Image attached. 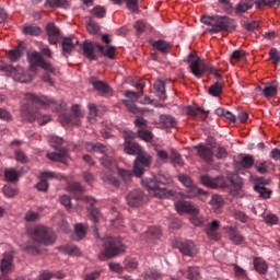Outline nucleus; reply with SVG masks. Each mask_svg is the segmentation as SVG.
Instances as JSON below:
<instances>
[{
    "mask_svg": "<svg viewBox=\"0 0 280 280\" xmlns=\"http://www.w3.org/2000/svg\"><path fill=\"white\" fill-rule=\"evenodd\" d=\"M26 104L22 106V114L24 119L27 121H38L39 126H45L51 121L50 116H43L33 108L35 104L39 106H51V104H56V101L49 98L47 96H38L34 93H26L25 94Z\"/></svg>",
    "mask_w": 280,
    "mask_h": 280,
    "instance_id": "obj_1",
    "label": "nucleus"
},
{
    "mask_svg": "<svg viewBox=\"0 0 280 280\" xmlns=\"http://www.w3.org/2000/svg\"><path fill=\"white\" fill-rule=\"evenodd\" d=\"M172 176L168 173L160 172L159 174L142 179V186L147 189L153 198H172L174 190H168L161 185H170Z\"/></svg>",
    "mask_w": 280,
    "mask_h": 280,
    "instance_id": "obj_2",
    "label": "nucleus"
},
{
    "mask_svg": "<svg viewBox=\"0 0 280 280\" xmlns=\"http://www.w3.org/2000/svg\"><path fill=\"white\" fill-rule=\"evenodd\" d=\"M93 231L95 233V237L103 242L104 250L98 254L100 261H108V259H114L117 255H121V253H126V245L121 242L119 237L105 236L100 238V234L97 233V226H93Z\"/></svg>",
    "mask_w": 280,
    "mask_h": 280,
    "instance_id": "obj_3",
    "label": "nucleus"
},
{
    "mask_svg": "<svg viewBox=\"0 0 280 280\" xmlns=\"http://www.w3.org/2000/svg\"><path fill=\"white\" fill-rule=\"evenodd\" d=\"M188 65L190 73H192L195 78L200 79L205 78V75H214L215 80H222V75L218 73V68L200 59L197 55L190 54L188 56Z\"/></svg>",
    "mask_w": 280,
    "mask_h": 280,
    "instance_id": "obj_4",
    "label": "nucleus"
},
{
    "mask_svg": "<svg viewBox=\"0 0 280 280\" xmlns=\"http://www.w3.org/2000/svg\"><path fill=\"white\" fill-rule=\"evenodd\" d=\"M201 23L211 27L209 30L210 34H220V32H235V24L233 23V19L226 15H202Z\"/></svg>",
    "mask_w": 280,
    "mask_h": 280,
    "instance_id": "obj_5",
    "label": "nucleus"
},
{
    "mask_svg": "<svg viewBox=\"0 0 280 280\" xmlns=\"http://www.w3.org/2000/svg\"><path fill=\"white\" fill-rule=\"evenodd\" d=\"M28 235L35 244L43 246H54L56 244V233L45 225H36L28 230Z\"/></svg>",
    "mask_w": 280,
    "mask_h": 280,
    "instance_id": "obj_6",
    "label": "nucleus"
},
{
    "mask_svg": "<svg viewBox=\"0 0 280 280\" xmlns=\"http://www.w3.org/2000/svg\"><path fill=\"white\" fill-rule=\"evenodd\" d=\"M49 143L51 148L57 150V152L47 153V159L50 161H57L58 163H67L69 159V151H67V149H60V145L63 143L62 138L58 136H50Z\"/></svg>",
    "mask_w": 280,
    "mask_h": 280,
    "instance_id": "obj_7",
    "label": "nucleus"
},
{
    "mask_svg": "<svg viewBox=\"0 0 280 280\" xmlns=\"http://www.w3.org/2000/svg\"><path fill=\"white\" fill-rule=\"evenodd\" d=\"M0 71L7 73V75H10V78H13L15 82H21V84H27V82L32 80V74L25 72L21 66L14 68L12 66L1 65Z\"/></svg>",
    "mask_w": 280,
    "mask_h": 280,
    "instance_id": "obj_8",
    "label": "nucleus"
},
{
    "mask_svg": "<svg viewBox=\"0 0 280 280\" xmlns=\"http://www.w3.org/2000/svg\"><path fill=\"white\" fill-rule=\"evenodd\" d=\"M178 180L183 183L185 187H187V197L188 198H196V196H207V192L194 185V180L189 175L179 174L177 176Z\"/></svg>",
    "mask_w": 280,
    "mask_h": 280,
    "instance_id": "obj_9",
    "label": "nucleus"
},
{
    "mask_svg": "<svg viewBox=\"0 0 280 280\" xmlns=\"http://www.w3.org/2000/svg\"><path fill=\"white\" fill-rule=\"evenodd\" d=\"M82 117L80 105H72L71 113L62 114L60 116V121L63 124V126H80V120Z\"/></svg>",
    "mask_w": 280,
    "mask_h": 280,
    "instance_id": "obj_10",
    "label": "nucleus"
},
{
    "mask_svg": "<svg viewBox=\"0 0 280 280\" xmlns=\"http://www.w3.org/2000/svg\"><path fill=\"white\" fill-rule=\"evenodd\" d=\"M30 62H31L32 71H36V67H42V69H44L45 71H48L49 73H52L54 75H56V68H54L51 63L45 61V59H43V56H40V54L33 52L30 56Z\"/></svg>",
    "mask_w": 280,
    "mask_h": 280,
    "instance_id": "obj_11",
    "label": "nucleus"
},
{
    "mask_svg": "<svg viewBox=\"0 0 280 280\" xmlns=\"http://www.w3.org/2000/svg\"><path fill=\"white\" fill-rule=\"evenodd\" d=\"M125 137V152L127 154H141V147L137 142H132V139L137 137L131 130H126L124 133Z\"/></svg>",
    "mask_w": 280,
    "mask_h": 280,
    "instance_id": "obj_12",
    "label": "nucleus"
},
{
    "mask_svg": "<svg viewBox=\"0 0 280 280\" xmlns=\"http://www.w3.org/2000/svg\"><path fill=\"white\" fill-rule=\"evenodd\" d=\"M126 199L129 207H141V205H145V200H148V197L145 196L143 190L135 189L127 195Z\"/></svg>",
    "mask_w": 280,
    "mask_h": 280,
    "instance_id": "obj_13",
    "label": "nucleus"
},
{
    "mask_svg": "<svg viewBox=\"0 0 280 280\" xmlns=\"http://www.w3.org/2000/svg\"><path fill=\"white\" fill-rule=\"evenodd\" d=\"M150 163H152V158L150 155H138L133 165L135 176L141 178V176H143V170H145V167H150Z\"/></svg>",
    "mask_w": 280,
    "mask_h": 280,
    "instance_id": "obj_14",
    "label": "nucleus"
},
{
    "mask_svg": "<svg viewBox=\"0 0 280 280\" xmlns=\"http://www.w3.org/2000/svg\"><path fill=\"white\" fill-rule=\"evenodd\" d=\"M201 185H205V187H209L210 189H224V186H226V183L224 182V177H214L212 178L209 175H202L200 177Z\"/></svg>",
    "mask_w": 280,
    "mask_h": 280,
    "instance_id": "obj_15",
    "label": "nucleus"
},
{
    "mask_svg": "<svg viewBox=\"0 0 280 280\" xmlns=\"http://www.w3.org/2000/svg\"><path fill=\"white\" fill-rule=\"evenodd\" d=\"M176 246L182 255L187 257H196L198 255V247H196V243L192 241L179 242Z\"/></svg>",
    "mask_w": 280,
    "mask_h": 280,
    "instance_id": "obj_16",
    "label": "nucleus"
},
{
    "mask_svg": "<svg viewBox=\"0 0 280 280\" xmlns=\"http://www.w3.org/2000/svg\"><path fill=\"white\" fill-rule=\"evenodd\" d=\"M175 209L179 213H188L189 215H196L200 211L198 206L190 201H177L175 203Z\"/></svg>",
    "mask_w": 280,
    "mask_h": 280,
    "instance_id": "obj_17",
    "label": "nucleus"
},
{
    "mask_svg": "<svg viewBox=\"0 0 280 280\" xmlns=\"http://www.w3.org/2000/svg\"><path fill=\"white\" fill-rule=\"evenodd\" d=\"M266 185H270V179H266L264 177H257L255 179L254 189L261 198H270V194H272L270 189L266 188Z\"/></svg>",
    "mask_w": 280,
    "mask_h": 280,
    "instance_id": "obj_18",
    "label": "nucleus"
},
{
    "mask_svg": "<svg viewBox=\"0 0 280 280\" xmlns=\"http://www.w3.org/2000/svg\"><path fill=\"white\" fill-rule=\"evenodd\" d=\"M90 82L102 97H110L113 95V89L103 81H100L96 78H91Z\"/></svg>",
    "mask_w": 280,
    "mask_h": 280,
    "instance_id": "obj_19",
    "label": "nucleus"
},
{
    "mask_svg": "<svg viewBox=\"0 0 280 280\" xmlns=\"http://www.w3.org/2000/svg\"><path fill=\"white\" fill-rule=\"evenodd\" d=\"M97 45L100 44H95L89 40H85L83 44H81L83 56H85V58L89 60H97V56L95 55V51H97Z\"/></svg>",
    "mask_w": 280,
    "mask_h": 280,
    "instance_id": "obj_20",
    "label": "nucleus"
},
{
    "mask_svg": "<svg viewBox=\"0 0 280 280\" xmlns=\"http://www.w3.org/2000/svg\"><path fill=\"white\" fill-rule=\"evenodd\" d=\"M253 8V1L246 0L245 2H240L233 8L231 4H228L226 12L228 14H244V12H248Z\"/></svg>",
    "mask_w": 280,
    "mask_h": 280,
    "instance_id": "obj_21",
    "label": "nucleus"
},
{
    "mask_svg": "<svg viewBox=\"0 0 280 280\" xmlns=\"http://www.w3.org/2000/svg\"><path fill=\"white\" fill-rule=\"evenodd\" d=\"M83 200L90 205L88 208L90 212V218L94 222V224H97L100 222V218H102V214L100 213V210L94 207L95 205V199L93 197L85 196L83 197Z\"/></svg>",
    "mask_w": 280,
    "mask_h": 280,
    "instance_id": "obj_22",
    "label": "nucleus"
},
{
    "mask_svg": "<svg viewBox=\"0 0 280 280\" xmlns=\"http://www.w3.org/2000/svg\"><path fill=\"white\" fill-rule=\"evenodd\" d=\"M218 231H220V221H212L206 228V233L209 240H212L213 242H220L221 234Z\"/></svg>",
    "mask_w": 280,
    "mask_h": 280,
    "instance_id": "obj_23",
    "label": "nucleus"
},
{
    "mask_svg": "<svg viewBox=\"0 0 280 280\" xmlns=\"http://www.w3.org/2000/svg\"><path fill=\"white\" fill-rule=\"evenodd\" d=\"M46 32L48 34V43H50V45H56L60 39V30L54 22H50L46 26Z\"/></svg>",
    "mask_w": 280,
    "mask_h": 280,
    "instance_id": "obj_24",
    "label": "nucleus"
},
{
    "mask_svg": "<svg viewBox=\"0 0 280 280\" xmlns=\"http://www.w3.org/2000/svg\"><path fill=\"white\" fill-rule=\"evenodd\" d=\"M225 233H228L231 242L235 244V246H240L244 243V236L240 234V231H237V228L235 226H226L224 228Z\"/></svg>",
    "mask_w": 280,
    "mask_h": 280,
    "instance_id": "obj_25",
    "label": "nucleus"
},
{
    "mask_svg": "<svg viewBox=\"0 0 280 280\" xmlns=\"http://www.w3.org/2000/svg\"><path fill=\"white\" fill-rule=\"evenodd\" d=\"M12 261H14V256H12L11 253L4 254L0 264V270L3 275H8V272H10L12 268H14Z\"/></svg>",
    "mask_w": 280,
    "mask_h": 280,
    "instance_id": "obj_26",
    "label": "nucleus"
},
{
    "mask_svg": "<svg viewBox=\"0 0 280 280\" xmlns=\"http://www.w3.org/2000/svg\"><path fill=\"white\" fill-rule=\"evenodd\" d=\"M80 40L75 36L65 37L61 42L65 54H71L75 49V45H79Z\"/></svg>",
    "mask_w": 280,
    "mask_h": 280,
    "instance_id": "obj_27",
    "label": "nucleus"
},
{
    "mask_svg": "<svg viewBox=\"0 0 280 280\" xmlns=\"http://www.w3.org/2000/svg\"><path fill=\"white\" fill-rule=\"evenodd\" d=\"M224 183L225 186H223V189L229 187H242V185H244V179L237 174H230L228 177H224Z\"/></svg>",
    "mask_w": 280,
    "mask_h": 280,
    "instance_id": "obj_28",
    "label": "nucleus"
},
{
    "mask_svg": "<svg viewBox=\"0 0 280 280\" xmlns=\"http://www.w3.org/2000/svg\"><path fill=\"white\" fill-rule=\"evenodd\" d=\"M23 54H25V45L20 44L16 48L8 51V59L10 62H19Z\"/></svg>",
    "mask_w": 280,
    "mask_h": 280,
    "instance_id": "obj_29",
    "label": "nucleus"
},
{
    "mask_svg": "<svg viewBox=\"0 0 280 280\" xmlns=\"http://www.w3.org/2000/svg\"><path fill=\"white\" fill-rule=\"evenodd\" d=\"M197 150L200 159L206 161V163H213V151L211 150V148L207 145H198Z\"/></svg>",
    "mask_w": 280,
    "mask_h": 280,
    "instance_id": "obj_30",
    "label": "nucleus"
},
{
    "mask_svg": "<svg viewBox=\"0 0 280 280\" xmlns=\"http://www.w3.org/2000/svg\"><path fill=\"white\" fill-rule=\"evenodd\" d=\"M186 113L190 117H194V119H202L208 112L200 108L199 106H187Z\"/></svg>",
    "mask_w": 280,
    "mask_h": 280,
    "instance_id": "obj_31",
    "label": "nucleus"
},
{
    "mask_svg": "<svg viewBox=\"0 0 280 280\" xmlns=\"http://www.w3.org/2000/svg\"><path fill=\"white\" fill-rule=\"evenodd\" d=\"M160 124L165 126V128H176V126H178V121L176 120V118L167 114H162L160 116Z\"/></svg>",
    "mask_w": 280,
    "mask_h": 280,
    "instance_id": "obj_32",
    "label": "nucleus"
},
{
    "mask_svg": "<svg viewBox=\"0 0 280 280\" xmlns=\"http://www.w3.org/2000/svg\"><path fill=\"white\" fill-rule=\"evenodd\" d=\"M85 150L88 152H100V154H106L108 152V149L106 148V145H104L100 142H97V143L86 142Z\"/></svg>",
    "mask_w": 280,
    "mask_h": 280,
    "instance_id": "obj_33",
    "label": "nucleus"
},
{
    "mask_svg": "<svg viewBox=\"0 0 280 280\" xmlns=\"http://www.w3.org/2000/svg\"><path fill=\"white\" fill-rule=\"evenodd\" d=\"M97 47V51H100L101 56H104L105 58H109V60H114L115 59V47L113 46H102V45H96Z\"/></svg>",
    "mask_w": 280,
    "mask_h": 280,
    "instance_id": "obj_34",
    "label": "nucleus"
},
{
    "mask_svg": "<svg viewBox=\"0 0 280 280\" xmlns=\"http://www.w3.org/2000/svg\"><path fill=\"white\" fill-rule=\"evenodd\" d=\"M179 272L187 277L189 280L200 279V271L196 267H189L187 269H180Z\"/></svg>",
    "mask_w": 280,
    "mask_h": 280,
    "instance_id": "obj_35",
    "label": "nucleus"
},
{
    "mask_svg": "<svg viewBox=\"0 0 280 280\" xmlns=\"http://www.w3.org/2000/svg\"><path fill=\"white\" fill-rule=\"evenodd\" d=\"M154 89H155V95L156 97L165 101L167 100V94L165 93V82L163 81H156L154 83Z\"/></svg>",
    "mask_w": 280,
    "mask_h": 280,
    "instance_id": "obj_36",
    "label": "nucleus"
},
{
    "mask_svg": "<svg viewBox=\"0 0 280 280\" xmlns=\"http://www.w3.org/2000/svg\"><path fill=\"white\" fill-rule=\"evenodd\" d=\"M152 47L158 49V51H161V54H168V51L172 49V45L163 39L153 42Z\"/></svg>",
    "mask_w": 280,
    "mask_h": 280,
    "instance_id": "obj_37",
    "label": "nucleus"
},
{
    "mask_svg": "<svg viewBox=\"0 0 280 280\" xmlns=\"http://www.w3.org/2000/svg\"><path fill=\"white\" fill-rule=\"evenodd\" d=\"M45 8H65L66 10L69 8V2L67 0H46Z\"/></svg>",
    "mask_w": 280,
    "mask_h": 280,
    "instance_id": "obj_38",
    "label": "nucleus"
},
{
    "mask_svg": "<svg viewBox=\"0 0 280 280\" xmlns=\"http://www.w3.org/2000/svg\"><path fill=\"white\" fill-rule=\"evenodd\" d=\"M255 4L258 10L265 8V5H269V8L277 10V8L280 7V0H257L255 1Z\"/></svg>",
    "mask_w": 280,
    "mask_h": 280,
    "instance_id": "obj_39",
    "label": "nucleus"
},
{
    "mask_svg": "<svg viewBox=\"0 0 280 280\" xmlns=\"http://www.w3.org/2000/svg\"><path fill=\"white\" fill-rule=\"evenodd\" d=\"M68 189L69 191H73V194L75 195L77 200H82V194L84 191V188L82 187V185H80V183L74 182L68 185Z\"/></svg>",
    "mask_w": 280,
    "mask_h": 280,
    "instance_id": "obj_40",
    "label": "nucleus"
},
{
    "mask_svg": "<svg viewBox=\"0 0 280 280\" xmlns=\"http://www.w3.org/2000/svg\"><path fill=\"white\" fill-rule=\"evenodd\" d=\"M262 93L267 100L275 97V95H277V81H272L271 84L266 85Z\"/></svg>",
    "mask_w": 280,
    "mask_h": 280,
    "instance_id": "obj_41",
    "label": "nucleus"
},
{
    "mask_svg": "<svg viewBox=\"0 0 280 280\" xmlns=\"http://www.w3.org/2000/svg\"><path fill=\"white\" fill-rule=\"evenodd\" d=\"M254 268L259 272L260 275H266L268 272V265L266 261L261 258H255L254 259Z\"/></svg>",
    "mask_w": 280,
    "mask_h": 280,
    "instance_id": "obj_42",
    "label": "nucleus"
},
{
    "mask_svg": "<svg viewBox=\"0 0 280 280\" xmlns=\"http://www.w3.org/2000/svg\"><path fill=\"white\" fill-rule=\"evenodd\" d=\"M102 180L104 183H107L108 185H113L114 187H119V179L115 176H113L110 173L103 172L101 174Z\"/></svg>",
    "mask_w": 280,
    "mask_h": 280,
    "instance_id": "obj_43",
    "label": "nucleus"
},
{
    "mask_svg": "<svg viewBox=\"0 0 280 280\" xmlns=\"http://www.w3.org/2000/svg\"><path fill=\"white\" fill-rule=\"evenodd\" d=\"M232 218L236 219L238 222H242V224H246L248 220H250V217L248 214L244 213L242 210L233 209L232 210Z\"/></svg>",
    "mask_w": 280,
    "mask_h": 280,
    "instance_id": "obj_44",
    "label": "nucleus"
},
{
    "mask_svg": "<svg viewBox=\"0 0 280 280\" xmlns=\"http://www.w3.org/2000/svg\"><path fill=\"white\" fill-rule=\"evenodd\" d=\"M171 163L173 165H178L179 167H183L185 165V161L183 160V155L180 153L176 152L175 150L171 151V156H170Z\"/></svg>",
    "mask_w": 280,
    "mask_h": 280,
    "instance_id": "obj_45",
    "label": "nucleus"
},
{
    "mask_svg": "<svg viewBox=\"0 0 280 280\" xmlns=\"http://www.w3.org/2000/svg\"><path fill=\"white\" fill-rule=\"evenodd\" d=\"M147 242H152V240H159L161 237V229L153 226L150 228L145 233Z\"/></svg>",
    "mask_w": 280,
    "mask_h": 280,
    "instance_id": "obj_46",
    "label": "nucleus"
},
{
    "mask_svg": "<svg viewBox=\"0 0 280 280\" xmlns=\"http://www.w3.org/2000/svg\"><path fill=\"white\" fill-rule=\"evenodd\" d=\"M210 205L215 211H218V209H222V207H224V198L220 195H212Z\"/></svg>",
    "mask_w": 280,
    "mask_h": 280,
    "instance_id": "obj_47",
    "label": "nucleus"
},
{
    "mask_svg": "<svg viewBox=\"0 0 280 280\" xmlns=\"http://www.w3.org/2000/svg\"><path fill=\"white\" fill-rule=\"evenodd\" d=\"M241 165L242 167H245V170H250L253 165H255V158L253 155H242L241 158Z\"/></svg>",
    "mask_w": 280,
    "mask_h": 280,
    "instance_id": "obj_48",
    "label": "nucleus"
},
{
    "mask_svg": "<svg viewBox=\"0 0 280 280\" xmlns=\"http://www.w3.org/2000/svg\"><path fill=\"white\" fill-rule=\"evenodd\" d=\"M137 135L139 139H142V141H147V143H150V141L154 139V135H152V131L148 129H139Z\"/></svg>",
    "mask_w": 280,
    "mask_h": 280,
    "instance_id": "obj_49",
    "label": "nucleus"
},
{
    "mask_svg": "<svg viewBox=\"0 0 280 280\" xmlns=\"http://www.w3.org/2000/svg\"><path fill=\"white\" fill-rule=\"evenodd\" d=\"M246 58V51L244 50H234L230 57L232 65L235 62H240V60H244Z\"/></svg>",
    "mask_w": 280,
    "mask_h": 280,
    "instance_id": "obj_50",
    "label": "nucleus"
},
{
    "mask_svg": "<svg viewBox=\"0 0 280 280\" xmlns=\"http://www.w3.org/2000/svg\"><path fill=\"white\" fill-rule=\"evenodd\" d=\"M208 93L209 95H212V97H220V95H222V84L215 82L210 86Z\"/></svg>",
    "mask_w": 280,
    "mask_h": 280,
    "instance_id": "obj_51",
    "label": "nucleus"
},
{
    "mask_svg": "<svg viewBox=\"0 0 280 280\" xmlns=\"http://www.w3.org/2000/svg\"><path fill=\"white\" fill-rule=\"evenodd\" d=\"M143 279L145 280H159L161 279V273L156 269H148L143 272Z\"/></svg>",
    "mask_w": 280,
    "mask_h": 280,
    "instance_id": "obj_52",
    "label": "nucleus"
},
{
    "mask_svg": "<svg viewBox=\"0 0 280 280\" xmlns=\"http://www.w3.org/2000/svg\"><path fill=\"white\" fill-rule=\"evenodd\" d=\"M101 163L104 167H107V170L113 171V168L117 165V162L113 160V158L105 155L102 160Z\"/></svg>",
    "mask_w": 280,
    "mask_h": 280,
    "instance_id": "obj_53",
    "label": "nucleus"
},
{
    "mask_svg": "<svg viewBox=\"0 0 280 280\" xmlns=\"http://www.w3.org/2000/svg\"><path fill=\"white\" fill-rule=\"evenodd\" d=\"M74 233L78 237L77 240H82V237L86 235V226H84L82 223H78L74 225Z\"/></svg>",
    "mask_w": 280,
    "mask_h": 280,
    "instance_id": "obj_54",
    "label": "nucleus"
},
{
    "mask_svg": "<svg viewBox=\"0 0 280 280\" xmlns=\"http://www.w3.org/2000/svg\"><path fill=\"white\" fill-rule=\"evenodd\" d=\"M117 174L120 176V178H122L125 183H130V178H132V171L118 168Z\"/></svg>",
    "mask_w": 280,
    "mask_h": 280,
    "instance_id": "obj_55",
    "label": "nucleus"
},
{
    "mask_svg": "<svg viewBox=\"0 0 280 280\" xmlns=\"http://www.w3.org/2000/svg\"><path fill=\"white\" fill-rule=\"evenodd\" d=\"M23 32L24 34H28V36H38L40 34V27L28 25L24 27Z\"/></svg>",
    "mask_w": 280,
    "mask_h": 280,
    "instance_id": "obj_56",
    "label": "nucleus"
},
{
    "mask_svg": "<svg viewBox=\"0 0 280 280\" xmlns=\"http://www.w3.org/2000/svg\"><path fill=\"white\" fill-rule=\"evenodd\" d=\"M121 103L126 106L129 113H133V115L139 113V107H137V104H135L132 101L122 100Z\"/></svg>",
    "mask_w": 280,
    "mask_h": 280,
    "instance_id": "obj_57",
    "label": "nucleus"
},
{
    "mask_svg": "<svg viewBox=\"0 0 280 280\" xmlns=\"http://www.w3.org/2000/svg\"><path fill=\"white\" fill-rule=\"evenodd\" d=\"M93 16H96V19H104L106 16V8L104 7H94L92 10Z\"/></svg>",
    "mask_w": 280,
    "mask_h": 280,
    "instance_id": "obj_58",
    "label": "nucleus"
},
{
    "mask_svg": "<svg viewBox=\"0 0 280 280\" xmlns=\"http://www.w3.org/2000/svg\"><path fill=\"white\" fill-rule=\"evenodd\" d=\"M4 176L7 180H9L10 183H14V180H18L19 178V172H16V170L14 168H11L5 171Z\"/></svg>",
    "mask_w": 280,
    "mask_h": 280,
    "instance_id": "obj_59",
    "label": "nucleus"
},
{
    "mask_svg": "<svg viewBox=\"0 0 280 280\" xmlns=\"http://www.w3.org/2000/svg\"><path fill=\"white\" fill-rule=\"evenodd\" d=\"M124 266L127 270H136L137 266H139V262H137V259L135 258H127L124 261Z\"/></svg>",
    "mask_w": 280,
    "mask_h": 280,
    "instance_id": "obj_60",
    "label": "nucleus"
},
{
    "mask_svg": "<svg viewBox=\"0 0 280 280\" xmlns=\"http://www.w3.org/2000/svg\"><path fill=\"white\" fill-rule=\"evenodd\" d=\"M42 250L40 245L27 244L25 246V252L31 253V255H40Z\"/></svg>",
    "mask_w": 280,
    "mask_h": 280,
    "instance_id": "obj_61",
    "label": "nucleus"
},
{
    "mask_svg": "<svg viewBox=\"0 0 280 280\" xmlns=\"http://www.w3.org/2000/svg\"><path fill=\"white\" fill-rule=\"evenodd\" d=\"M269 58L272 60L273 65L277 67L280 62L279 50L277 48H271L269 51Z\"/></svg>",
    "mask_w": 280,
    "mask_h": 280,
    "instance_id": "obj_62",
    "label": "nucleus"
},
{
    "mask_svg": "<svg viewBox=\"0 0 280 280\" xmlns=\"http://www.w3.org/2000/svg\"><path fill=\"white\" fill-rule=\"evenodd\" d=\"M98 277H102V271L101 270H94L92 272H88L83 277V280H97Z\"/></svg>",
    "mask_w": 280,
    "mask_h": 280,
    "instance_id": "obj_63",
    "label": "nucleus"
},
{
    "mask_svg": "<svg viewBox=\"0 0 280 280\" xmlns=\"http://www.w3.org/2000/svg\"><path fill=\"white\" fill-rule=\"evenodd\" d=\"M89 110H90V119H95L100 115V107L95 104H90L89 105Z\"/></svg>",
    "mask_w": 280,
    "mask_h": 280,
    "instance_id": "obj_64",
    "label": "nucleus"
}]
</instances>
